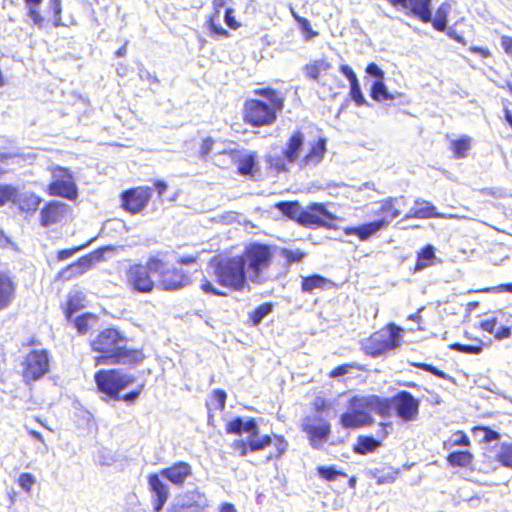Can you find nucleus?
I'll list each match as a JSON object with an SVG mask.
<instances>
[{
    "label": "nucleus",
    "instance_id": "nucleus-1",
    "mask_svg": "<svg viewBox=\"0 0 512 512\" xmlns=\"http://www.w3.org/2000/svg\"><path fill=\"white\" fill-rule=\"evenodd\" d=\"M327 152L326 139L319 138L305 146V135L294 131L285 143L282 155H268L267 163L277 173L288 171L287 164H297L301 169L314 168L320 164Z\"/></svg>",
    "mask_w": 512,
    "mask_h": 512
},
{
    "label": "nucleus",
    "instance_id": "nucleus-2",
    "mask_svg": "<svg viewBox=\"0 0 512 512\" xmlns=\"http://www.w3.org/2000/svg\"><path fill=\"white\" fill-rule=\"evenodd\" d=\"M388 410V402L377 395L354 396L349 411L340 416V423L344 428H359L373 423L372 412L387 418Z\"/></svg>",
    "mask_w": 512,
    "mask_h": 512
},
{
    "label": "nucleus",
    "instance_id": "nucleus-3",
    "mask_svg": "<svg viewBox=\"0 0 512 512\" xmlns=\"http://www.w3.org/2000/svg\"><path fill=\"white\" fill-rule=\"evenodd\" d=\"M255 94L267 99L268 103L257 99L246 101L245 121L256 127L273 124L277 119V113L283 110L284 98L271 88L257 89Z\"/></svg>",
    "mask_w": 512,
    "mask_h": 512
},
{
    "label": "nucleus",
    "instance_id": "nucleus-4",
    "mask_svg": "<svg viewBox=\"0 0 512 512\" xmlns=\"http://www.w3.org/2000/svg\"><path fill=\"white\" fill-rule=\"evenodd\" d=\"M210 265L220 285L234 290H241L244 287L247 273L244 262L239 256L220 259L217 262L214 259Z\"/></svg>",
    "mask_w": 512,
    "mask_h": 512
},
{
    "label": "nucleus",
    "instance_id": "nucleus-5",
    "mask_svg": "<svg viewBox=\"0 0 512 512\" xmlns=\"http://www.w3.org/2000/svg\"><path fill=\"white\" fill-rule=\"evenodd\" d=\"M244 267L247 265V277L254 283L263 281L262 274L272 262L273 254L268 245L253 243L247 246L241 256Z\"/></svg>",
    "mask_w": 512,
    "mask_h": 512
},
{
    "label": "nucleus",
    "instance_id": "nucleus-6",
    "mask_svg": "<svg viewBox=\"0 0 512 512\" xmlns=\"http://www.w3.org/2000/svg\"><path fill=\"white\" fill-rule=\"evenodd\" d=\"M98 391L111 399H120V392L135 381L133 375L118 369L99 370L95 376Z\"/></svg>",
    "mask_w": 512,
    "mask_h": 512
},
{
    "label": "nucleus",
    "instance_id": "nucleus-7",
    "mask_svg": "<svg viewBox=\"0 0 512 512\" xmlns=\"http://www.w3.org/2000/svg\"><path fill=\"white\" fill-rule=\"evenodd\" d=\"M226 432L237 435L247 433L251 452L263 450L272 443V438L269 435L259 437V427L253 418L245 420L241 417H236L227 423Z\"/></svg>",
    "mask_w": 512,
    "mask_h": 512
},
{
    "label": "nucleus",
    "instance_id": "nucleus-8",
    "mask_svg": "<svg viewBox=\"0 0 512 512\" xmlns=\"http://www.w3.org/2000/svg\"><path fill=\"white\" fill-rule=\"evenodd\" d=\"M148 268L159 275L160 284L165 290H176L189 283V277L181 269L169 268L157 257L148 259Z\"/></svg>",
    "mask_w": 512,
    "mask_h": 512
},
{
    "label": "nucleus",
    "instance_id": "nucleus-9",
    "mask_svg": "<svg viewBox=\"0 0 512 512\" xmlns=\"http://www.w3.org/2000/svg\"><path fill=\"white\" fill-rule=\"evenodd\" d=\"M383 401L388 402L387 417L392 411L404 422L414 421L418 416L419 400L408 391H401L391 398H383Z\"/></svg>",
    "mask_w": 512,
    "mask_h": 512
},
{
    "label": "nucleus",
    "instance_id": "nucleus-10",
    "mask_svg": "<svg viewBox=\"0 0 512 512\" xmlns=\"http://www.w3.org/2000/svg\"><path fill=\"white\" fill-rule=\"evenodd\" d=\"M403 329L394 323L371 335L370 352H385L386 350L397 349L402 343Z\"/></svg>",
    "mask_w": 512,
    "mask_h": 512
},
{
    "label": "nucleus",
    "instance_id": "nucleus-11",
    "mask_svg": "<svg viewBox=\"0 0 512 512\" xmlns=\"http://www.w3.org/2000/svg\"><path fill=\"white\" fill-rule=\"evenodd\" d=\"M53 181L48 186L50 195L59 196L68 200L77 198V186L68 169L63 167H55L52 170Z\"/></svg>",
    "mask_w": 512,
    "mask_h": 512
},
{
    "label": "nucleus",
    "instance_id": "nucleus-12",
    "mask_svg": "<svg viewBox=\"0 0 512 512\" xmlns=\"http://www.w3.org/2000/svg\"><path fill=\"white\" fill-rule=\"evenodd\" d=\"M127 339L117 329H105L95 340L92 348L95 352H139L138 350H126Z\"/></svg>",
    "mask_w": 512,
    "mask_h": 512
},
{
    "label": "nucleus",
    "instance_id": "nucleus-13",
    "mask_svg": "<svg viewBox=\"0 0 512 512\" xmlns=\"http://www.w3.org/2000/svg\"><path fill=\"white\" fill-rule=\"evenodd\" d=\"M217 164H226V159L237 164L238 171L241 175H250L256 165V154L244 150H223L215 154Z\"/></svg>",
    "mask_w": 512,
    "mask_h": 512
},
{
    "label": "nucleus",
    "instance_id": "nucleus-14",
    "mask_svg": "<svg viewBox=\"0 0 512 512\" xmlns=\"http://www.w3.org/2000/svg\"><path fill=\"white\" fill-rule=\"evenodd\" d=\"M302 430L307 434L310 445L315 449L322 448L330 434V423L319 417H306L302 422Z\"/></svg>",
    "mask_w": 512,
    "mask_h": 512
},
{
    "label": "nucleus",
    "instance_id": "nucleus-15",
    "mask_svg": "<svg viewBox=\"0 0 512 512\" xmlns=\"http://www.w3.org/2000/svg\"><path fill=\"white\" fill-rule=\"evenodd\" d=\"M48 354H26L22 362V375L26 383L37 381L49 370Z\"/></svg>",
    "mask_w": 512,
    "mask_h": 512
},
{
    "label": "nucleus",
    "instance_id": "nucleus-16",
    "mask_svg": "<svg viewBox=\"0 0 512 512\" xmlns=\"http://www.w3.org/2000/svg\"><path fill=\"white\" fill-rule=\"evenodd\" d=\"M149 273H153L146 265L135 264L130 266L127 271V283L134 291L141 293H149L154 288V282L150 278Z\"/></svg>",
    "mask_w": 512,
    "mask_h": 512
},
{
    "label": "nucleus",
    "instance_id": "nucleus-17",
    "mask_svg": "<svg viewBox=\"0 0 512 512\" xmlns=\"http://www.w3.org/2000/svg\"><path fill=\"white\" fill-rule=\"evenodd\" d=\"M336 217L330 213L323 204L314 203L303 209L299 223L303 226H323L326 228H332V225L328 222L334 220Z\"/></svg>",
    "mask_w": 512,
    "mask_h": 512
},
{
    "label": "nucleus",
    "instance_id": "nucleus-18",
    "mask_svg": "<svg viewBox=\"0 0 512 512\" xmlns=\"http://www.w3.org/2000/svg\"><path fill=\"white\" fill-rule=\"evenodd\" d=\"M152 195V188L137 187L122 193L123 207L131 212L138 213L143 210Z\"/></svg>",
    "mask_w": 512,
    "mask_h": 512
},
{
    "label": "nucleus",
    "instance_id": "nucleus-19",
    "mask_svg": "<svg viewBox=\"0 0 512 512\" xmlns=\"http://www.w3.org/2000/svg\"><path fill=\"white\" fill-rule=\"evenodd\" d=\"M163 480L159 473H152L148 476V486L152 495L153 508L156 512L162 511L170 497L169 487Z\"/></svg>",
    "mask_w": 512,
    "mask_h": 512
},
{
    "label": "nucleus",
    "instance_id": "nucleus-20",
    "mask_svg": "<svg viewBox=\"0 0 512 512\" xmlns=\"http://www.w3.org/2000/svg\"><path fill=\"white\" fill-rule=\"evenodd\" d=\"M393 6H401L421 21L428 23L432 20V0H387Z\"/></svg>",
    "mask_w": 512,
    "mask_h": 512
},
{
    "label": "nucleus",
    "instance_id": "nucleus-21",
    "mask_svg": "<svg viewBox=\"0 0 512 512\" xmlns=\"http://www.w3.org/2000/svg\"><path fill=\"white\" fill-rule=\"evenodd\" d=\"M159 474L164 480L169 481L175 486L181 487L186 479L191 476V466L183 461L174 463L172 466L160 470Z\"/></svg>",
    "mask_w": 512,
    "mask_h": 512
},
{
    "label": "nucleus",
    "instance_id": "nucleus-22",
    "mask_svg": "<svg viewBox=\"0 0 512 512\" xmlns=\"http://www.w3.org/2000/svg\"><path fill=\"white\" fill-rule=\"evenodd\" d=\"M94 255H87L81 257L77 262L68 265L58 273V278L63 281H68L72 278L78 277L88 271L92 266Z\"/></svg>",
    "mask_w": 512,
    "mask_h": 512
},
{
    "label": "nucleus",
    "instance_id": "nucleus-23",
    "mask_svg": "<svg viewBox=\"0 0 512 512\" xmlns=\"http://www.w3.org/2000/svg\"><path fill=\"white\" fill-rule=\"evenodd\" d=\"M388 223L389 221L383 218L374 222L364 224L360 227H347L344 229V233L346 235L355 234L359 237L361 241H366L367 239H369V237H371L372 235L380 231L382 228H384Z\"/></svg>",
    "mask_w": 512,
    "mask_h": 512
},
{
    "label": "nucleus",
    "instance_id": "nucleus-24",
    "mask_svg": "<svg viewBox=\"0 0 512 512\" xmlns=\"http://www.w3.org/2000/svg\"><path fill=\"white\" fill-rule=\"evenodd\" d=\"M175 505L205 511V508L208 507V500L202 492L194 489L179 496Z\"/></svg>",
    "mask_w": 512,
    "mask_h": 512
},
{
    "label": "nucleus",
    "instance_id": "nucleus-25",
    "mask_svg": "<svg viewBox=\"0 0 512 512\" xmlns=\"http://www.w3.org/2000/svg\"><path fill=\"white\" fill-rule=\"evenodd\" d=\"M66 208L67 205L59 201H52L48 203L41 210V225L49 226L59 221L66 212Z\"/></svg>",
    "mask_w": 512,
    "mask_h": 512
},
{
    "label": "nucleus",
    "instance_id": "nucleus-26",
    "mask_svg": "<svg viewBox=\"0 0 512 512\" xmlns=\"http://www.w3.org/2000/svg\"><path fill=\"white\" fill-rule=\"evenodd\" d=\"M16 285L12 279L0 273V310L10 305L15 296Z\"/></svg>",
    "mask_w": 512,
    "mask_h": 512
},
{
    "label": "nucleus",
    "instance_id": "nucleus-27",
    "mask_svg": "<svg viewBox=\"0 0 512 512\" xmlns=\"http://www.w3.org/2000/svg\"><path fill=\"white\" fill-rule=\"evenodd\" d=\"M13 203L16 204L21 211L33 213L38 209L41 198L31 192H19L17 190V196L13 199Z\"/></svg>",
    "mask_w": 512,
    "mask_h": 512
},
{
    "label": "nucleus",
    "instance_id": "nucleus-28",
    "mask_svg": "<svg viewBox=\"0 0 512 512\" xmlns=\"http://www.w3.org/2000/svg\"><path fill=\"white\" fill-rule=\"evenodd\" d=\"M415 206L418 210V218L420 219H426V218H457V215L453 214H445V213H439L436 210V207L425 200L422 199H416L415 200Z\"/></svg>",
    "mask_w": 512,
    "mask_h": 512
},
{
    "label": "nucleus",
    "instance_id": "nucleus-29",
    "mask_svg": "<svg viewBox=\"0 0 512 512\" xmlns=\"http://www.w3.org/2000/svg\"><path fill=\"white\" fill-rule=\"evenodd\" d=\"M405 205L406 198L404 196L390 197L382 202L381 212L390 214V219H394L401 214L400 208Z\"/></svg>",
    "mask_w": 512,
    "mask_h": 512
},
{
    "label": "nucleus",
    "instance_id": "nucleus-30",
    "mask_svg": "<svg viewBox=\"0 0 512 512\" xmlns=\"http://www.w3.org/2000/svg\"><path fill=\"white\" fill-rule=\"evenodd\" d=\"M380 445L381 442L372 436H359L353 451L360 455H366L374 452Z\"/></svg>",
    "mask_w": 512,
    "mask_h": 512
},
{
    "label": "nucleus",
    "instance_id": "nucleus-31",
    "mask_svg": "<svg viewBox=\"0 0 512 512\" xmlns=\"http://www.w3.org/2000/svg\"><path fill=\"white\" fill-rule=\"evenodd\" d=\"M451 11V5L448 2L442 3L436 13L435 18L432 21L433 27L438 31H444L447 26V16Z\"/></svg>",
    "mask_w": 512,
    "mask_h": 512
},
{
    "label": "nucleus",
    "instance_id": "nucleus-32",
    "mask_svg": "<svg viewBox=\"0 0 512 512\" xmlns=\"http://www.w3.org/2000/svg\"><path fill=\"white\" fill-rule=\"evenodd\" d=\"M473 455L468 451H454L447 456L451 466L466 467L471 464Z\"/></svg>",
    "mask_w": 512,
    "mask_h": 512
},
{
    "label": "nucleus",
    "instance_id": "nucleus-33",
    "mask_svg": "<svg viewBox=\"0 0 512 512\" xmlns=\"http://www.w3.org/2000/svg\"><path fill=\"white\" fill-rule=\"evenodd\" d=\"M371 97L375 101L394 100L395 96L391 94L383 80H377L373 83L371 88Z\"/></svg>",
    "mask_w": 512,
    "mask_h": 512
},
{
    "label": "nucleus",
    "instance_id": "nucleus-34",
    "mask_svg": "<svg viewBox=\"0 0 512 512\" xmlns=\"http://www.w3.org/2000/svg\"><path fill=\"white\" fill-rule=\"evenodd\" d=\"M276 207L286 216L291 219L300 221L302 208L297 202H279Z\"/></svg>",
    "mask_w": 512,
    "mask_h": 512
},
{
    "label": "nucleus",
    "instance_id": "nucleus-35",
    "mask_svg": "<svg viewBox=\"0 0 512 512\" xmlns=\"http://www.w3.org/2000/svg\"><path fill=\"white\" fill-rule=\"evenodd\" d=\"M435 257L434 247L427 245L418 254L415 270L420 271L428 267Z\"/></svg>",
    "mask_w": 512,
    "mask_h": 512
},
{
    "label": "nucleus",
    "instance_id": "nucleus-36",
    "mask_svg": "<svg viewBox=\"0 0 512 512\" xmlns=\"http://www.w3.org/2000/svg\"><path fill=\"white\" fill-rule=\"evenodd\" d=\"M84 295L82 292L74 291L70 293L67 309L65 311L67 319H70L73 312L83 307Z\"/></svg>",
    "mask_w": 512,
    "mask_h": 512
},
{
    "label": "nucleus",
    "instance_id": "nucleus-37",
    "mask_svg": "<svg viewBox=\"0 0 512 512\" xmlns=\"http://www.w3.org/2000/svg\"><path fill=\"white\" fill-rule=\"evenodd\" d=\"M96 321V316L87 313L77 317L74 320V326L80 334H85L89 330L90 326L94 325Z\"/></svg>",
    "mask_w": 512,
    "mask_h": 512
},
{
    "label": "nucleus",
    "instance_id": "nucleus-38",
    "mask_svg": "<svg viewBox=\"0 0 512 512\" xmlns=\"http://www.w3.org/2000/svg\"><path fill=\"white\" fill-rule=\"evenodd\" d=\"M326 281L327 280L320 275L304 277L302 279V290L304 292H312L314 289L322 288Z\"/></svg>",
    "mask_w": 512,
    "mask_h": 512
},
{
    "label": "nucleus",
    "instance_id": "nucleus-39",
    "mask_svg": "<svg viewBox=\"0 0 512 512\" xmlns=\"http://www.w3.org/2000/svg\"><path fill=\"white\" fill-rule=\"evenodd\" d=\"M471 139L469 137H462L459 140L452 141V150L456 158L466 157L470 149Z\"/></svg>",
    "mask_w": 512,
    "mask_h": 512
},
{
    "label": "nucleus",
    "instance_id": "nucleus-40",
    "mask_svg": "<svg viewBox=\"0 0 512 512\" xmlns=\"http://www.w3.org/2000/svg\"><path fill=\"white\" fill-rule=\"evenodd\" d=\"M496 458L503 466L512 469V443H502Z\"/></svg>",
    "mask_w": 512,
    "mask_h": 512
},
{
    "label": "nucleus",
    "instance_id": "nucleus-41",
    "mask_svg": "<svg viewBox=\"0 0 512 512\" xmlns=\"http://www.w3.org/2000/svg\"><path fill=\"white\" fill-rule=\"evenodd\" d=\"M470 444V440L468 436L463 431H457L451 435L449 440L444 443L445 448L454 447V446H468Z\"/></svg>",
    "mask_w": 512,
    "mask_h": 512
},
{
    "label": "nucleus",
    "instance_id": "nucleus-42",
    "mask_svg": "<svg viewBox=\"0 0 512 512\" xmlns=\"http://www.w3.org/2000/svg\"><path fill=\"white\" fill-rule=\"evenodd\" d=\"M272 312V305L270 303H263L255 309L251 315V320L254 325H258L268 314Z\"/></svg>",
    "mask_w": 512,
    "mask_h": 512
},
{
    "label": "nucleus",
    "instance_id": "nucleus-43",
    "mask_svg": "<svg viewBox=\"0 0 512 512\" xmlns=\"http://www.w3.org/2000/svg\"><path fill=\"white\" fill-rule=\"evenodd\" d=\"M15 196H17V188L11 185H0V207L13 202Z\"/></svg>",
    "mask_w": 512,
    "mask_h": 512
},
{
    "label": "nucleus",
    "instance_id": "nucleus-44",
    "mask_svg": "<svg viewBox=\"0 0 512 512\" xmlns=\"http://www.w3.org/2000/svg\"><path fill=\"white\" fill-rule=\"evenodd\" d=\"M131 354H102L100 358H98V363H109L117 364V363H126V360L129 359Z\"/></svg>",
    "mask_w": 512,
    "mask_h": 512
},
{
    "label": "nucleus",
    "instance_id": "nucleus-45",
    "mask_svg": "<svg viewBox=\"0 0 512 512\" xmlns=\"http://www.w3.org/2000/svg\"><path fill=\"white\" fill-rule=\"evenodd\" d=\"M318 474L320 477L328 480L333 481L336 479L338 475L346 476L344 473H341L337 471L334 467H326V466H320L317 468Z\"/></svg>",
    "mask_w": 512,
    "mask_h": 512
},
{
    "label": "nucleus",
    "instance_id": "nucleus-46",
    "mask_svg": "<svg viewBox=\"0 0 512 512\" xmlns=\"http://www.w3.org/2000/svg\"><path fill=\"white\" fill-rule=\"evenodd\" d=\"M231 448L234 451H238L240 456H246L248 451H251L248 444V436L246 437V439L234 440L231 444Z\"/></svg>",
    "mask_w": 512,
    "mask_h": 512
},
{
    "label": "nucleus",
    "instance_id": "nucleus-47",
    "mask_svg": "<svg viewBox=\"0 0 512 512\" xmlns=\"http://www.w3.org/2000/svg\"><path fill=\"white\" fill-rule=\"evenodd\" d=\"M297 22L300 25L302 31L305 33V39L307 41L318 35L316 31L312 30L310 22L306 18L297 17Z\"/></svg>",
    "mask_w": 512,
    "mask_h": 512
},
{
    "label": "nucleus",
    "instance_id": "nucleus-48",
    "mask_svg": "<svg viewBox=\"0 0 512 512\" xmlns=\"http://www.w3.org/2000/svg\"><path fill=\"white\" fill-rule=\"evenodd\" d=\"M19 485L20 487L29 492L33 486V484L35 483V478L32 474L30 473H22L20 476H19Z\"/></svg>",
    "mask_w": 512,
    "mask_h": 512
},
{
    "label": "nucleus",
    "instance_id": "nucleus-49",
    "mask_svg": "<svg viewBox=\"0 0 512 512\" xmlns=\"http://www.w3.org/2000/svg\"><path fill=\"white\" fill-rule=\"evenodd\" d=\"M350 96L357 106L368 105V102L366 101L361 92L360 86L350 88Z\"/></svg>",
    "mask_w": 512,
    "mask_h": 512
},
{
    "label": "nucleus",
    "instance_id": "nucleus-50",
    "mask_svg": "<svg viewBox=\"0 0 512 512\" xmlns=\"http://www.w3.org/2000/svg\"><path fill=\"white\" fill-rule=\"evenodd\" d=\"M282 254L288 262H299L304 257V254L299 250L283 249Z\"/></svg>",
    "mask_w": 512,
    "mask_h": 512
},
{
    "label": "nucleus",
    "instance_id": "nucleus-51",
    "mask_svg": "<svg viewBox=\"0 0 512 512\" xmlns=\"http://www.w3.org/2000/svg\"><path fill=\"white\" fill-rule=\"evenodd\" d=\"M274 447L277 451L275 457H281L288 448V442L282 436H276Z\"/></svg>",
    "mask_w": 512,
    "mask_h": 512
},
{
    "label": "nucleus",
    "instance_id": "nucleus-52",
    "mask_svg": "<svg viewBox=\"0 0 512 512\" xmlns=\"http://www.w3.org/2000/svg\"><path fill=\"white\" fill-rule=\"evenodd\" d=\"M498 319L496 317H492L490 319H486L481 323V327L483 330L494 334L498 327Z\"/></svg>",
    "mask_w": 512,
    "mask_h": 512
},
{
    "label": "nucleus",
    "instance_id": "nucleus-53",
    "mask_svg": "<svg viewBox=\"0 0 512 512\" xmlns=\"http://www.w3.org/2000/svg\"><path fill=\"white\" fill-rule=\"evenodd\" d=\"M367 74L378 78V80H383L384 72L378 67L375 63H370L366 67Z\"/></svg>",
    "mask_w": 512,
    "mask_h": 512
},
{
    "label": "nucleus",
    "instance_id": "nucleus-54",
    "mask_svg": "<svg viewBox=\"0 0 512 512\" xmlns=\"http://www.w3.org/2000/svg\"><path fill=\"white\" fill-rule=\"evenodd\" d=\"M417 366L421 367L425 371H428V372H430V373H432V374H434V375H436V376H438L440 378H443V379L447 378V375L443 371L437 369L436 367H434L431 364L421 363V364H418Z\"/></svg>",
    "mask_w": 512,
    "mask_h": 512
},
{
    "label": "nucleus",
    "instance_id": "nucleus-55",
    "mask_svg": "<svg viewBox=\"0 0 512 512\" xmlns=\"http://www.w3.org/2000/svg\"><path fill=\"white\" fill-rule=\"evenodd\" d=\"M201 289L202 291H204L205 293H211L213 295H225L224 293L218 291L211 282H209L208 280H204L202 283H201Z\"/></svg>",
    "mask_w": 512,
    "mask_h": 512
},
{
    "label": "nucleus",
    "instance_id": "nucleus-56",
    "mask_svg": "<svg viewBox=\"0 0 512 512\" xmlns=\"http://www.w3.org/2000/svg\"><path fill=\"white\" fill-rule=\"evenodd\" d=\"M225 23L232 29H236L238 27V23L236 22L233 16V10L231 8L226 9L225 11Z\"/></svg>",
    "mask_w": 512,
    "mask_h": 512
},
{
    "label": "nucleus",
    "instance_id": "nucleus-57",
    "mask_svg": "<svg viewBox=\"0 0 512 512\" xmlns=\"http://www.w3.org/2000/svg\"><path fill=\"white\" fill-rule=\"evenodd\" d=\"M214 399L218 403L219 409H224L225 401H226V393L223 390L217 389L213 393Z\"/></svg>",
    "mask_w": 512,
    "mask_h": 512
},
{
    "label": "nucleus",
    "instance_id": "nucleus-58",
    "mask_svg": "<svg viewBox=\"0 0 512 512\" xmlns=\"http://www.w3.org/2000/svg\"><path fill=\"white\" fill-rule=\"evenodd\" d=\"M501 47L503 48L506 54L512 56V37L502 36Z\"/></svg>",
    "mask_w": 512,
    "mask_h": 512
},
{
    "label": "nucleus",
    "instance_id": "nucleus-59",
    "mask_svg": "<svg viewBox=\"0 0 512 512\" xmlns=\"http://www.w3.org/2000/svg\"><path fill=\"white\" fill-rule=\"evenodd\" d=\"M306 75L314 80H317L320 75V70L317 67L316 63L306 66Z\"/></svg>",
    "mask_w": 512,
    "mask_h": 512
},
{
    "label": "nucleus",
    "instance_id": "nucleus-60",
    "mask_svg": "<svg viewBox=\"0 0 512 512\" xmlns=\"http://www.w3.org/2000/svg\"><path fill=\"white\" fill-rule=\"evenodd\" d=\"M213 144H214V142L211 138H206L203 141L201 150H200L202 157H206L212 151Z\"/></svg>",
    "mask_w": 512,
    "mask_h": 512
},
{
    "label": "nucleus",
    "instance_id": "nucleus-61",
    "mask_svg": "<svg viewBox=\"0 0 512 512\" xmlns=\"http://www.w3.org/2000/svg\"><path fill=\"white\" fill-rule=\"evenodd\" d=\"M510 328L506 326H498L494 335L495 338L502 340L510 336Z\"/></svg>",
    "mask_w": 512,
    "mask_h": 512
},
{
    "label": "nucleus",
    "instance_id": "nucleus-62",
    "mask_svg": "<svg viewBox=\"0 0 512 512\" xmlns=\"http://www.w3.org/2000/svg\"><path fill=\"white\" fill-rule=\"evenodd\" d=\"M143 385L140 386V388L138 390H134V391H131L127 394H125L123 397H122V400L127 402V403H133L134 401H136L141 393V389H142Z\"/></svg>",
    "mask_w": 512,
    "mask_h": 512
},
{
    "label": "nucleus",
    "instance_id": "nucleus-63",
    "mask_svg": "<svg viewBox=\"0 0 512 512\" xmlns=\"http://www.w3.org/2000/svg\"><path fill=\"white\" fill-rule=\"evenodd\" d=\"M216 18H217V16H213L210 19V28H211V30L214 33L219 34L221 36H227L228 35L227 31L224 28H222L220 25L215 23V19Z\"/></svg>",
    "mask_w": 512,
    "mask_h": 512
},
{
    "label": "nucleus",
    "instance_id": "nucleus-64",
    "mask_svg": "<svg viewBox=\"0 0 512 512\" xmlns=\"http://www.w3.org/2000/svg\"><path fill=\"white\" fill-rule=\"evenodd\" d=\"M350 368H352V365H349V364L340 365L337 368H335L333 371H331L330 376L331 377L343 376L346 373H348V370Z\"/></svg>",
    "mask_w": 512,
    "mask_h": 512
}]
</instances>
